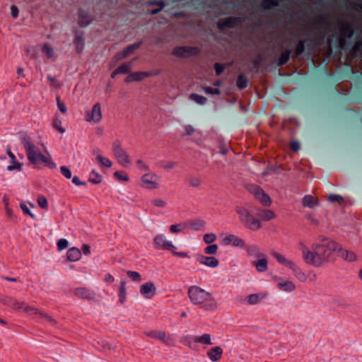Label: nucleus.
Segmentation results:
<instances>
[{
    "instance_id": "obj_63",
    "label": "nucleus",
    "mask_w": 362,
    "mask_h": 362,
    "mask_svg": "<svg viewBox=\"0 0 362 362\" xmlns=\"http://www.w3.org/2000/svg\"><path fill=\"white\" fill-rule=\"evenodd\" d=\"M288 268L291 269L295 275V276L298 274V272H301L302 270L300 269V267L296 265L293 261L291 263V264L288 266Z\"/></svg>"
},
{
    "instance_id": "obj_9",
    "label": "nucleus",
    "mask_w": 362,
    "mask_h": 362,
    "mask_svg": "<svg viewBox=\"0 0 362 362\" xmlns=\"http://www.w3.org/2000/svg\"><path fill=\"white\" fill-rule=\"evenodd\" d=\"M325 41V35H320L315 40H310L308 39L300 40L298 41L296 47L294 51V57H298L302 55L305 50V42H309L308 45H322Z\"/></svg>"
},
{
    "instance_id": "obj_12",
    "label": "nucleus",
    "mask_w": 362,
    "mask_h": 362,
    "mask_svg": "<svg viewBox=\"0 0 362 362\" xmlns=\"http://www.w3.org/2000/svg\"><path fill=\"white\" fill-rule=\"evenodd\" d=\"M242 23V19L239 17L230 16L217 23L218 28L223 31L227 28H234Z\"/></svg>"
},
{
    "instance_id": "obj_44",
    "label": "nucleus",
    "mask_w": 362,
    "mask_h": 362,
    "mask_svg": "<svg viewBox=\"0 0 362 362\" xmlns=\"http://www.w3.org/2000/svg\"><path fill=\"white\" fill-rule=\"evenodd\" d=\"M204 225V221L199 219L192 220L189 222V227L194 230H199Z\"/></svg>"
},
{
    "instance_id": "obj_10",
    "label": "nucleus",
    "mask_w": 362,
    "mask_h": 362,
    "mask_svg": "<svg viewBox=\"0 0 362 362\" xmlns=\"http://www.w3.org/2000/svg\"><path fill=\"white\" fill-rule=\"evenodd\" d=\"M158 180V175L152 173H146L141 178L142 186L148 189H158L159 185L156 181Z\"/></svg>"
},
{
    "instance_id": "obj_15",
    "label": "nucleus",
    "mask_w": 362,
    "mask_h": 362,
    "mask_svg": "<svg viewBox=\"0 0 362 362\" xmlns=\"http://www.w3.org/2000/svg\"><path fill=\"white\" fill-rule=\"evenodd\" d=\"M338 76L340 79H351L355 76L362 79V73L358 71H354L351 66H348L340 70Z\"/></svg>"
},
{
    "instance_id": "obj_19",
    "label": "nucleus",
    "mask_w": 362,
    "mask_h": 362,
    "mask_svg": "<svg viewBox=\"0 0 362 362\" xmlns=\"http://www.w3.org/2000/svg\"><path fill=\"white\" fill-rule=\"evenodd\" d=\"M141 42H139L127 46L126 48L124 49L122 52L117 53L116 54V59L119 60L127 57L129 55L133 53L134 50L139 49L141 45Z\"/></svg>"
},
{
    "instance_id": "obj_13",
    "label": "nucleus",
    "mask_w": 362,
    "mask_h": 362,
    "mask_svg": "<svg viewBox=\"0 0 362 362\" xmlns=\"http://www.w3.org/2000/svg\"><path fill=\"white\" fill-rule=\"evenodd\" d=\"M153 242L155 245L162 250H173L175 248L173 243L170 240H167L166 237L163 234L157 235L154 238Z\"/></svg>"
},
{
    "instance_id": "obj_61",
    "label": "nucleus",
    "mask_w": 362,
    "mask_h": 362,
    "mask_svg": "<svg viewBox=\"0 0 362 362\" xmlns=\"http://www.w3.org/2000/svg\"><path fill=\"white\" fill-rule=\"evenodd\" d=\"M57 106H58L59 110L62 113H66V104L64 102L60 100V98L59 96L57 98Z\"/></svg>"
},
{
    "instance_id": "obj_2",
    "label": "nucleus",
    "mask_w": 362,
    "mask_h": 362,
    "mask_svg": "<svg viewBox=\"0 0 362 362\" xmlns=\"http://www.w3.org/2000/svg\"><path fill=\"white\" fill-rule=\"evenodd\" d=\"M22 144L25 148L28 159L32 164L37 165L43 163L50 168H55L56 165L51 158L49 156L42 155L39 148L32 143L29 137H23L22 139Z\"/></svg>"
},
{
    "instance_id": "obj_26",
    "label": "nucleus",
    "mask_w": 362,
    "mask_h": 362,
    "mask_svg": "<svg viewBox=\"0 0 362 362\" xmlns=\"http://www.w3.org/2000/svg\"><path fill=\"white\" fill-rule=\"evenodd\" d=\"M188 339H191L193 341L200 343L202 344H213L211 339V336L209 334H204L200 337L197 336H188Z\"/></svg>"
},
{
    "instance_id": "obj_6",
    "label": "nucleus",
    "mask_w": 362,
    "mask_h": 362,
    "mask_svg": "<svg viewBox=\"0 0 362 362\" xmlns=\"http://www.w3.org/2000/svg\"><path fill=\"white\" fill-rule=\"evenodd\" d=\"M341 35L339 37L340 42L345 45L347 42L346 39H353L356 33H360L362 35V30H355L352 26L349 25L346 22H344L342 26L340 28ZM357 40L356 48L358 49L362 47V40L356 37Z\"/></svg>"
},
{
    "instance_id": "obj_7",
    "label": "nucleus",
    "mask_w": 362,
    "mask_h": 362,
    "mask_svg": "<svg viewBox=\"0 0 362 362\" xmlns=\"http://www.w3.org/2000/svg\"><path fill=\"white\" fill-rule=\"evenodd\" d=\"M112 151L118 163L126 167L131 163V160L127 151L123 149L119 141L115 140L112 144Z\"/></svg>"
},
{
    "instance_id": "obj_29",
    "label": "nucleus",
    "mask_w": 362,
    "mask_h": 362,
    "mask_svg": "<svg viewBox=\"0 0 362 362\" xmlns=\"http://www.w3.org/2000/svg\"><path fill=\"white\" fill-rule=\"evenodd\" d=\"M338 255L349 262H354L356 259V255L354 252L344 250L342 248L339 249Z\"/></svg>"
},
{
    "instance_id": "obj_47",
    "label": "nucleus",
    "mask_w": 362,
    "mask_h": 362,
    "mask_svg": "<svg viewBox=\"0 0 362 362\" xmlns=\"http://www.w3.org/2000/svg\"><path fill=\"white\" fill-rule=\"evenodd\" d=\"M190 98L195 101L197 103L203 105L206 103V98L202 95H199L197 93H192L190 95Z\"/></svg>"
},
{
    "instance_id": "obj_53",
    "label": "nucleus",
    "mask_w": 362,
    "mask_h": 362,
    "mask_svg": "<svg viewBox=\"0 0 362 362\" xmlns=\"http://www.w3.org/2000/svg\"><path fill=\"white\" fill-rule=\"evenodd\" d=\"M217 250H218L217 245L213 244V245H210L207 246L205 248L204 252L206 254H208V255H215L217 252Z\"/></svg>"
},
{
    "instance_id": "obj_37",
    "label": "nucleus",
    "mask_w": 362,
    "mask_h": 362,
    "mask_svg": "<svg viewBox=\"0 0 362 362\" xmlns=\"http://www.w3.org/2000/svg\"><path fill=\"white\" fill-rule=\"evenodd\" d=\"M88 180L90 183L97 185L102 182L103 176L95 170H93L89 174Z\"/></svg>"
},
{
    "instance_id": "obj_31",
    "label": "nucleus",
    "mask_w": 362,
    "mask_h": 362,
    "mask_svg": "<svg viewBox=\"0 0 362 362\" xmlns=\"http://www.w3.org/2000/svg\"><path fill=\"white\" fill-rule=\"evenodd\" d=\"M81 251L76 247H72L69 248V262H76L81 259Z\"/></svg>"
},
{
    "instance_id": "obj_58",
    "label": "nucleus",
    "mask_w": 362,
    "mask_h": 362,
    "mask_svg": "<svg viewBox=\"0 0 362 362\" xmlns=\"http://www.w3.org/2000/svg\"><path fill=\"white\" fill-rule=\"evenodd\" d=\"M68 247V241L66 239H60L57 242L58 250L61 251Z\"/></svg>"
},
{
    "instance_id": "obj_42",
    "label": "nucleus",
    "mask_w": 362,
    "mask_h": 362,
    "mask_svg": "<svg viewBox=\"0 0 362 362\" xmlns=\"http://www.w3.org/2000/svg\"><path fill=\"white\" fill-rule=\"evenodd\" d=\"M146 334L151 338L158 339L161 341H164L165 338V333L160 330L151 331L148 332Z\"/></svg>"
},
{
    "instance_id": "obj_20",
    "label": "nucleus",
    "mask_w": 362,
    "mask_h": 362,
    "mask_svg": "<svg viewBox=\"0 0 362 362\" xmlns=\"http://www.w3.org/2000/svg\"><path fill=\"white\" fill-rule=\"evenodd\" d=\"M74 293L79 298H85V299H88V300H95L96 299V294L94 292H93L88 289L84 288H76L74 291Z\"/></svg>"
},
{
    "instance_id": "obj_48",
    "label": "nucleus",
    "mask_w": 362,
    "mask_h": 362,
    "mask_svg": "<svg viewBox=\"0 0 362 362\" xmlns=\"http://www.w3.org/2000/svg\"><path fill=\"white\" fill-rule=\"evenodd\" d=\"M130 71V64L129 63H124L117 68V72L119 74H128Z\"/></svg>"
},
{
    "instance_id": "obj_17",
    "label": "nucleus",
    "mask_w": 362,
    "mask_h": 362,
    "mask_svg": "<svg viewBox=\"0 0 362 362\" xmlns=\"http://www.w3.org/2000/svg\"><path fill=\"white\" fill-rule=\"evenodd\" d=\"M156 291V286L151 281L142 284L140 288L141 294L146 298H152L155 295Z\"/></svg>"
},
{
    "instance_id": "obj_41",
    "label": "nucleus",
    "mask_w": 362,
    "mask_h": 362,
    "mask_svg": "<svg viewBox=\"0 0 362 362\" xmlns=\"http://www.w3.org/2000/svg\"><path fill=\"white\" fill-rule=\"evenodd\" d=\"M74 43L76 45V52L80 53L84 46V39L78 33L76 35Z\"/></svg>"
},
{
    "instance_id": "obj_38",
    "label": "nucleus",
    "mask_w": 362,
    "mask_h": 362,
    "mask_svg": "<svg viewBox=\"0 0 362 362\" xmlns=\"http://www.w3.org/2000/svg\"><path fill=\"white\" fill-rule=\"evenodd\" d=\"M247 78L243 74H240L236 81V86L240 90H243L247 86Z\"/></svg>"
},
{
    "instance_id": "obj_46",
    "label": "nucleus",
    "mask_w": 362,
    "mask_h": 362,
    "mask_svg": "<svg viewBox=\"0 0 362 362\" xmlns=\"http://www.w3.org/2000/svg\"><path fill=\"white\" fill-rule=\"evenodd\" d=\"M263 298L262 296H259L258 294H251V295H249L247 298H246V301L247 302L248 304L250 305H255L257 304L260 299H262Z\"/></svg>"
},
{
    "instance_id": "obj_51",
    "label": "nucleus",
    "mask_w": 362,
    "mask_h": 362,
    "mask_svg": "<svg viewBox=\"0 0 362 362\" xmlns=\"http://www.w3.org/2000/svg\"><path fill=\"white\" fill-rule=\"evenodd\" d=\"M127 276L134 281H141V276L140 274L135 271H128Z\"/></svg>"
},
{
    "instance_id": "obj_22",
    "label": "nucleus",
    "mask_w": 362,
    "mask_h": 362,
    "mask_svg": "<svg viewBox=\"0 0 362 362\" xmlns=\"http://www.w3.org/2000/svg\"><path fill=\"white\" fill-rule=\"evenodd\" d=\"M78 18H79L78 23H79L80 25L83 26V27L87 26L93 21L92 16L90 14V13L83 9L79 10Z\"/></svg>"
},
{
    "instance_id": "obj_16",
    "label": "nucleus",
    "mask_w": 362,
    "mask_h": 362,
    "mask_svg": "<svg viewBox=\"0 0 362 362\" xmlns=\"http://www.w3.org/2000/svg\"><path fill=\"white\" fill-rule=\"evenodd\" d=\"M102 117V112L100 105L99 103H96L93 105L90 113H88L86 115V120L88 122H93L97 123L100 121Z\"/></svg>"
},
{
    "instance_id": "obj_45",
    "label": "nucleus",
    "mask_w": 362,
    "mask_h": 362,
    "mask_svg": "<svg viewBox=\"0 0 362 362\" xmlns=\"http://www.w3.org/2000/svg\"><path fill=\"white\" fill-rule=\"evenodd\" d=\"M52 126L61 134H64L66 132V129L62 126V120L57 116L54 119Z\"/></svg>"
},
{
    "instance_id": "obj_56",
    "label": "nucleus",
    "mask_w": 362,
    "mask_h": 362,
    "mask_svg": "<svg viewBox=\"0 0 362 362\" xmlns=\"http://www.w3.org/2000/svg\"><path fill=\"white\" fill-rule=\"evenodd\" d=\"M216 236L214 233H207L204 236V240L206 244L212 243L215 241Z\"/></svg>"
},
{
    "instance_id": "obj_36",
    "label": "nucleus",
    "mask_w": 362,
    "mask_h": 362,
    "mask_svg": "<svg viewBox=\"0 0 362 362\" xmlns=\"http://www.w3.org/2000/svg\"><path fill=\"white\" fill-rule=\"evenodd\" d=\"M279 0H262L261 6L264 10H269L272 7L279 6Z\"/></svg>"
},
{
    "instance_id": "obj_21",
    "label": "nucleus",
    "mask_w": 362,
    "mask_h": 362,
    "mask_svg": "<svg viewBox=\"0 0 362 362\" xmlns=\"http://www.w3.org/2000/svg\"><path fill=\"white\" fill-rule=\"evenodd\" d=\"M198 261L200 264H204L209 267H216L218 265V260L214 257H206L204 255H199L198 257Z\"/></svg>"
},
{
    "instance_id": "obj_59",
    "label": "nucleus",
    "mask_w": 362,
    "mask_h": 362,
    "mask_svg": "<svg viewBox=\"0 0 362 362\" xmlns=\"http://www.w3.org/2000/svg\"><path fill=\"white\" fill-rule=\"evenodd\" d=\"M204 90L206 93L211 95H219L221 93V90L217 88L206 87Z\"/></svg>"
},
{
    "instance_id": "obj_27",
    "label": "nucleus",
    "mask_w": 362,
    "mask_h": 362,
    "mask_svg": "<svg viewBox=\"0 0 362 362\" xmlns=\"http://www.w3.org/2000/svg\"><path fill=\"white\" fill-rule=\"evenodd\" d=\"M223 349L220 346H215L207 352V356L212 361H217L222 356Z\"/></svg>"
},
{
    "instance_id": "obj_18",
    "label": "nucleus",
    "mask_w": 362,
    "mask_h": 362,
    "mask_svg": "<svg viewBox=\"0 0 362 362\" xmlns=\"http://www.w3.org/2000/svg\"><path fill=\"white\" fill-rule=\"evenodd\" d=\"M32 315H37L42 322L48 325L54 326L56 325V320L52 316L37 308H35V311H33Z\"/></svg>"
},
{
    "instance_id": "obj_28",
    "label": "nucleus",
    "mask_w": 362,
    "mask_h": 362,
    "mask_svg": "<svg viewBox=\"0 0 362 362\" xmlns=\"http://www.w3.org/2000/svg\"><path fill=\"white\" fill-rule=\"evenodd\" d=\"M7 154L11 158V165H9L7 167V170L9 171H13L15 170H21L22 165L16 161L15 155L9 149H7Z\"/></svg>"
},
{
    "instance_id": "obj_60",
    "label": "nucleus",
    "mask_w": 362,
    "mask_h": 362,
    "mask_svg": "<svg viewBox=\"0 0 362 362\" xmlns=\"http://www.w3.org/2000/svg\"><path fill=\"white\" fill-rule=\"evenodd\" d=\"M115 177H117L119 180L122 181H128L129 177L127 174L117 171L114 173Z\"/></svg>"
},
{
    "instance_id": "obj_57",
    "label": "nucleus",
    "mask_w": 362,
    "mask_h": 362,
    "mask_svg": "<svg viewBox=\"0 0 362 362\" xmlns=\"http://www.w3.org/2000/svg\"><path fill=\"white\" fill-rule=\"evenodd\" d=\"M20 207L25 215H28L33 218H35V215L30 211L28 206L25 203H21Z\"/></svg>"
},
{
    "instance_id": "obj_1",
    "label": "nucleus",
    "mask_w": 362,
    "mask_h": 362,
    "mask_svg": "<svg viewBox=\"0 0 362 362\" xmlns=\"http://www.w3.org/2000/svg\"><path fill=\"white\" fill-rule=\"evenodd\" d=\"M337 244L327 238H322L320 243L312 245V255L308 261V264L318 267L329 261L333 252L337 250Z\"/></svg>"
},
{
    "instance_id": "obj_25",
    "label": "nucleus",
    "mask_w": 362,
    "mask_h": 362,
    "mask_svg": "<svg viewBox=\"0 0 362 362\" xmlns=\"http://www.w3.org/2000/svg\"><path fill=\"white\" fill-rule=\"evenodd\" d=\"M256 215L264 221H270L275 217L274 213L269 209H257Z\"/></svg>"
},
{
    "instance_id": "obj_32",
    "label": "nucleus",
    "mask_w": 362,
    "mask_h": 362,
    "mask_svg": "<svg viewBox=\"0 0 362 362\" xmlns=\"http://www.w3.org/2000/svg\"><path fill=\"white\" fill-rule=\"evenodd\" d=\"M291 54V50L286 49L284 52L281 54L279 58L278 59V64L279 66H283L287 64L290 59V57Z\"/></svg>"
},
{
    "instance_id": "obj_34",
    "label": "nucleus",
    "mask_w": 362,
    "mask_h": 362,
    "mask_svg": "<svg viewBox=\"0 0 362 362\" xmlns=\"http://www.w3.org/2000/svg\"><path fill=\"white\" fill-rule=\"evenodd\" d=\"M118 296L119 302L124 303L126 301L127 297L126 281L124 280L122 281L120 283Z\"/></svg>"
},
{
    "instance_id": "obj_62",
    "label": "nucleus",
    "mask_w": 362,
    "mask_h": 362,
    "mask_svg": "<svg viewBox=\"0 0 362 362\" xmlns=\"http://www.w3.org/2000/svg\"><path fill=\"white\" fill-rule=\"evenodd\" d=\"M4 202H6L5 211H6V216L10 219H13L14 218L13 213L12 210L8 207V202H6L5 199H4Z\"/></svg>"
},
{
    "instance_id": "obj_40",
    "label": "nucleus",
    "mask_w": 362,
    "mask_h": 362,
    "mask_svg": "<svg viewBox=\"0 0 362 362\" xmlns=\"http://www.w3.org/2000/svg\"><path fill=\"white\" fill-rule=\"evenodd\" d=\"M304 206L313 208L317 204V200L311 195H305L303 199Z\"/></svg>"
},
{
    "instance_id": "obj_52",
    "label": "nucleus",
    "mask_w": 362,
    "mask_h": 362,
    "mask_svg": "<svg viewBox=\"0 0 362 362\" xmlns=\"http://www.w3.org/2000/svg\"><path fill=\"white\" fill-rule=\"evenodd\" d=\"M328 199L331 202H337L340 204L344 202L343 197L339 194H330L328 197Z\"/></svg>"
},
{
    "instance_id": "obj_23",
    "label": "nucleus",
    "mask_w": 362,
    "mask_h": 362,
    "mask_svg": "<svg viewBox=\"0 0 362 362\" xmlns=\"http://www.w3.org/2000/svg\"><path fill=\"white\" fill-rule=\"evenodd\" d=\"M151 73L146 72V71H139L134 72L130 74L126 78V81L127 83L133 82V81H142L144 78L150 76Z\"/></svg>"
},
{
    "instance_id": "obj_39",
    "label": "nucleus",
    "mask_w": 362,
    "mask_h": 362,
    "mask_svg": "<svg viewBox=\"0 0 362 362\" xmlns=\"http://www.w3.org/2000/svg\"><path fill=\"white\" fill-rule=\"evenodd\" d=\"M272 256L276 259V261L281 265H284L287 267H288V266L291 264V263L292 262L291 260H289V259H287L286 258H285L282 255L276 252H273L272 253Z\"/></svg>"
},
{
    "instance_id": "obj_33",
    "label": "nucleus",
    "mask_w": 362,
    "mask_h": 362,
    "mask_svg": "<svg viewBox=\"0 0 362 362\" xmlns=\"http://www.w3.org/2000/svg\"><path fill=\"white\" fill-rule=\"evenodd\" d=\"M247 252L248 255L254 256L255 257H262L264 255L262 253L260 249L257 245H249L247 247Z\"/></svg>"
},
{
    "instance_id": "obj_11",
    "label": "nucleus",
    "mask_w": 362,
    "mask_h": 362,
    "mask_svg": "<svg viewBox=\"0 0 362 362\" xmlns=\"http://www.w3.org/2000/svg\"><path fill=\"white\" fill-rule=\"evenodd\" d=\"M250 191L252 193L255 198L264 206H269L271 204L270 197L265 194L264 190L257 185H252Z\"/></svg>"
},
{
    "instance_id": "obj_30",
    "label": "nucleus",
    "mask_w": 362,
    "mask_h": 362,
    "mask_svg": "<svg viewBox=\"0 0 362 362\" xmlns=\"http://www.w3.org/2000/svg\"><path fill=\"white\" fill-rule=\"evenodd\" d=\"M299 248L302 252L303 259L307 264L310 256L312 255V249H309L303 242L299 243Z\"/></svg>"
},
{
    "instance_id": "obj_54",
    "label": "nucleus",
    "mask_w": 362,
    "mask_h": 362,
    "mask_svg": "<svg viewBox=\"0 0 362 362\" xmlns=\"http://www.w3.org/2000/svg\"><path fill=\"white\" fill-rule=\"evenodd\" d=\"M185 228V225L183 223L175 224L172 225L170 227V230L172 233H177L180 232L182 230Z\"/></svg>"
},
{
    "instance_id": "obj_64",
    "label": "nucleus",
    "mask_w": 362,
    "mask_h": 362,
    "mask_svg": "<svg viewBox=\"0 0 362 362\" xmlns=\"http://www.w3.org/2000/svg\"><path fill=\"white\" fill-rule=\"evenodd\" d=\"M290 147L292 151L296 152L300 149V144L298 141H292L290 143Z\"/></svg>"
},
{
    "instance_id": "obj_5",
    "label": "nucleus",
    "mask_w": 362,
    "mask_h": 362,
    "mask_svg": "<svg viewBox=\"0 0 362 362\" xmlns=\"http://www.w3.org/2000/svg\"><path fill=\"white\" fill-rule=\"evenodd\" d=\"M187 293L194 305H202L207 300H211V293L197 286H190Z\"/></svg>"
},
{
    "instance_id": "obj_35",
    "label": "nucleus",
    "mask_w": 362,
    "mask_h": 362,
    "mask_svg": "<svg viewBox=\"0 0 362 362\" xmlns=\"http://www.w3.org/2000/svg\"><path fill=\"white\" fill-rule=\"evenodd\" d=\"M260 258L258 261H255L253 264L258 272H264L267 269V260L263 257Z\"/></svg>"
},
{
    "instance_id": "obj_8",
    "label": "nucleus",
    "mask_w": 362,
    "mask_h": 362,
    "mask_svg": "<svg viewBox=\"0 0 362 362\" xmlns=\"http://www.w3.org/2000/svg\"><path fill=\"white\" fill-rule=\"evenodd\" d=\"M200 53V49L197 47L192 46H177L172 52L173 55L177 57L189 58L196 57Z\"/></svg>"
},
{
    "instance_id": "obj_14",
    "label": "nucleus",
    "mask_w": 362,
    "mask_h": 362,
    "mask_svg": "<svg viewBox=\"0 0 362 362\" xmlns=\"http://www.w3.org/2000/svg\"><path fill=\"white\" fill-rule=\"evenodd\" d=\"M222 244L239 247H243L245 245L242 238L233 234L224 236L222 239Z\"/></svg>"
},
{
    "instance_id": "obj_24",
    "label": "nucleus",
    "mask_w": 362,
    "mask_h": 362,
    "mask_svg": "<svg viewBox=\"0 0 362 362\" xmlns=\"http://www.w3.org/2000/svg\"><path fill=\"white\" fill-rule=\"evenodd\" d=\"M277 286L281 291L291 292L296 289V285L291 281H284L281 278H278Z\"/></svg>"
},
{
    "instance_id": "obj_4",
    "label": "nucleus",
    "mask_w": 362,
    "mask_h": 362,
    "mask_svg": "<svg viewBox=\"0 0 362 362\" xmlns=\"http://www.w3.org/2000/svg\"><path fill=\"white\" fill-rule=\"evenodd\" d=\"M1 303L17 312H23L28 315H31L33 311H35V307L18 300L13 297L5 296L1 299Z\"/></svg>"
},
{
    "instance_id": "obj_49",
    "label": "nucleus",
    "mask_w": 362,
    "mask_h": 362,
    "mask_svg": "<svg viewBox=\"0 0 362 362\" xmlns=\"http://www.w3.org/2000/svg\"><path fill=\"white\" fill-rule=\"evenodd\" d=\"M97 162L107 168H110L112 165V161L109 158L103 157V156H98Z\"/></svg>"
},
{
    "instance_id": "obj_50",
    "label": "nucleus",
    "mask_w": 362,
    "mask_h": 362,
    "mask_svg": "<svg viewBox=\"0 0 362 362\" xmlns=\"http://www.w3.org/2000/svg\"><path fill=\"white\" fill-rule=\"evenodd\" d=\"M202 183L201 178L198 177H191L189 179V185L192 187H198Z\"/></svg>"
},
{
    "instance_id": "obj_3",
    "label": "nucleus",
    "mask_w": 362,
    "mask_h": 362,
    "mask_svg": "<svg viewBox=\"0 0 362 362\" xmlns=\"http://www.w3.org/2000/svg\"><path fill=\"white\" fill-rule=\"evenodd\" d=\"M236 212L239 216L240 221L248 229L251 230H257L262 226L260 221L255 218L245 207L237 206Z\"/></svg>"
},
{
    "instance_id": "obj_55",
    "label": "nucleus",
    "mask_w": 362,
    "mask_h": 362,
    "mask_svg": "<svg viewBox=\"0 0 362 362\" xmlns=\"http://www.w3.org/2000/svg\"><path fill=\"white\" fill-rule=\"evenodd\" d=\"M226 66L221 63H215L214 69L216 74L220 76L225 70Z\"/></svg>"
},
{
    "instance_id": "obj_43",
    "label": "nucleus",
    "mask_w": 362,
    "mask_h": 362,
    "mask_svg": "<svg viewBox=\"0 0 362 362\" xmlns=\"http://www.w3.org/2000/svg\"><path fill=\"white\" fill-rule=\"evenodd\" d=\"M42 53L45 54L46 57L48 59L53 58L54 56V51L53 48L48 44H45L42 48Z\"/></svg>"
}]
</instances>
